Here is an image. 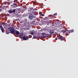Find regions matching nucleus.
Wrapping results in <instances>:
<instances>
[{
	"label": "nucleus",
	"mask_w": 78,
	"mask_h": 78,
	"mask_svg": "<svg viewBox=\"0 0 78 78\" xmlns=\"http://www.w3.org/2000/svg\"><path fill=\"white\" fill-rule=\"evenodd\" d=\"M30 34H31V35H33V34H35L34 32H32L30 33Z\"/></svg>",
	"instance_id": "nucleus-14"
},
{
	"label": "nucleus",
	"mask_w": 78,
	"mask_h": 78,
	"mask_svg": "<svg viewBox=\"0 0 78 78\" xmlns=\"http://www.w3.org/2000/svg\"><path fill=\"white\" fill-rule=\"evenodd\" d=\"M0 11H2V9H0Z\"/></svg>",
	"instance_id": "nucleus-29"
},
{
	"label": "nucleus",
	"mask_w": 78,
	"mask_h": 78,
	"mask_svg": "<svg viewBox=\"0 0 78 78\" xmlns=\"http://www.w3.org/2000/svg\"><path fill=\"white\" fill-rule=\"evenodd\" d=\"M38 38H40V39H41V38H42V37L39 36V37H38Z\"/></svg>",
	"instance_id": "nucleus-22"
},
{
	"label": "nucleus",
	"mask_w": 78,
	"mask_h": 78,
	"mask_svg": "<svg viewBox=\"0 0 78 78\" xmlns=\"http://www.w3.org/2000/svg\"><path fill=\"white\" fill-rule=\"evenodd\" d=\"M21 34H20V36H21Z\"/></svg>",
	"instance_id": "nucleus-27"
},
{
	"label": "nucleus",
	"mask_w": 78,
	"mask_h": 78,
	"mask_svg": "<svg viewBox=\"0 0 78 78\" xmlns=\"http://www.w3.org/2000/svg\"><path fill=\"white\" fill-rule=\"evenodd\" d=\"M45 34H46V36H43V37L44 38H45L46 37H47V36H48V34H46L45 33H42V35L44 36V35H45Z\"/></svg>",
	"instance_id": "nucleus-7"
},
{
	"label": "nucleus",
	"mask_w": 78,
	"mask_h": 78,
	"mask_svg": "<svg viewBox=\"0 0 78 78\" xmlns=\"http://www.w3.org/2000/svg\"><path fill=\"white\" fill-rule=\"evenodd\" d=\"M26 30H30V28L28 27H26Z\"/></svg>",
	"instance_id": "nucleus-19"
},
{
	"label": "nucleus",
	"mask_w": 78,
	"mask_h": 78,
	"mask_svg": "<svg viewBox=\"0 0 78 78\" xmlns=\"http://www.w3.org/2000/svg\"><path fill=\"white\" fill-rule=\"evenodd\" d=\"M16 10V9H14L12 11L9 10V13L10 14H12V12H15Z\"/></svg>",
	"instance_id": "nucleus-4"
},
{
	"label": "nucleus",
	"mask_w": 78,
	"mask_h": 78,
	"mask_svg": "<svg viewBox=\"0 0 78 78\" xmlns=\"http://www.w3.org/2000/svg\"><path fill=\"white\" fill-rule=\"evenodd\" d=\"M58 39H60V37H58Z\"/></svg>",
	"instance_id": "nucleus-25"
},
{
	"label": "nucleus",
	"mask_w": 78,
	"mask_h": 78,
	"mask_svg": "<svg viewBox=\"0 0 78 78\" xmlns=\"http://www.w3.org/2000/svg\"><path fill=\"white\" fill-rule=\"evenodd\" d=\"M7 3L8 4V3H9L8 2H7Z\"/></svg>",
	"instance_id": "nucleus-28"
},
{
	"label": "nucleus",
	"mask_w": 78,
	"mask_h": 78,
	"mask_svg": "<svg viewBox=\"0 0 78 78\" xmlns=\"http://www.w3.org/2000/svg\"><path fill=\"white\" fill-rule=\"evenodd\" d=\"M11 8H13V7H14V8H16V7H17V4L16 3H14L13 6L11 5Z\"/></svg>",
	"instance_id": "nucleus-6"
},
{
	"label": "nucleus",
	"mask_w": 78,
	"mask_h": 78,
	"mask_svg": "<svg viewBox=\"0 0 78 78\" xmlns=\"http://www.w3.org/2000/svg\"><path fill=\"white\" fill-rule=\"evenodd\" d=\"M18 20H19V18L17 19H16V21H18Z\"/></svg>",
	"instance_id": "nucleus-20"
},
{
	"label": "nucleus",
	"mask_w": 78,
	"mask_h": 78,
	"mask_svg": "<svg viewBox=\"0 0 78 78\" xmlns=\"http://www.w3.org/2000/svg\"><path fill=\"white\" fill-rule=\"evenodd\" d=\"M67 33L70 34L71 33V30L67 31Z\"/></svg>",
	"instance_id": "nucleus-13"
},
{
	"label": "nucleus",
	"mask_w": 78,
	"mask_h": 78,
	"mask_svg": "<svg viewBox=\"0 0 78 78\" xmlns=\"http://www.w3.org/2000/svg\"><path fill=\"white\" fill-rule=\"evenodd\" d=\"M0 28H3V26H0Z\"/></svg>",
	"instance_id": "nucleus-23"
},
{
	"label": "nucleus",
	"mask_w": 78,
	"mask_h": 78,
	"mask_svg": "<svg viewBox=\"0 0 78 78\" xmlns=\"http://www.w3.org/2000/svg\"><path fill=\"white\" fill-rule=\"evenodd\" d=\"M54 32L53 31V30H51L49 31V33L50 34H53L54 33Z\"/></svg>",
	"instance_id": "nucleus-8"
},
{
	"label": "nucleus",
	"mask_w": 78,
	"mask_h": 78,
	"mask_svg": "<svg viewBox=\"0 0 78 78\" xmlns=\"http://www.w3.org/2000/svg\"><path fill=\"white\" fill-rule=\"evenodd\" d=\"M56 14H57V13H55L54 15V16H55L56 15Z\"/></svg>",
	"instance_id": "nucleus-21"
},
{
	"label": "nucleus",
	"mask_w": 78,
	"mask_h": 78,
	"mask_svg": "<svg viewBox=\"0 0 78 78\" xmlns=\"http://www.w3.org/2000/svg\"><path fill=\"white\" fill-rule=\"evenodd\" d=\"M26 37L24 36L23 37V41H27V40H28L29 39V37L28 36H26Z\"/></svg>",
	"instance_id": "nucleus-3"
},
{
	"label": "nucleus",
	"mask_w": 78,
	"mask_h": 78,
	"mask_svg": "<svg viewBox=\"0 0 78 78\" xmlns=\"http://www.w3.org/2000/svg\"><path fill=\"white\" fill-rule=\"evenodd\" d=\"M40 15L41 16H44V14H42V12H41V13L40 14Z\"/></svg>",
	"instance_id": "nucleus-15"
},
{
	"label": "nucleus",
	"mask_w": 78,
	"mask_h": 78,
	"mask_svg": "<svg viewBox=\"0 0 78 78\" xmlns=\"http://www.w3.org/2000/svg\"><path fill=\"white\" fill-rule=\"evenodd\" d=\"M60 39L61 41H63V39H64V37H60Z\"/></svg>",
	"instance_id": "nucleus-12"
},
{
	"label": "nucleus",
	"mask_w": 78,
	"mask_h": 78,
	"mask_svg": "<svg viewBox=\"0 0 78 78\" xmlns=\"http://www.w3.org/2000/svg\"><path fill=\"white\" fill-rule=\"evenodd\" d=\"M49 36H51V34H49Z\"/></svg>",
	"instance_id": "nucleus-30"
},
{
	"label": "nucleus",
	"mask_w": 78,
	"mask_h": 78,
	"mask_svg": "<svg viewBox=\"0 0 78 78\" xmlns=\"http://www.w3.org/2000/svg\"><path fill=\"white\" fill-rule=\"evenodd\" d=\"M25 20V22H27V20L26 19L24 20Z\"/></svg>",
	"instance_id": "nucleus-24"
},
{
	"label": "nucleus",
	"mask_w": 78,
	"mask_h": 78,
	"mask_svg": "<svg viewBox=\"0 0 78 78\" xmlns=\"http://www.w3.org/2000/svg\"><path fill=\"white\" fill-rule=\"evenodd\" d=\"M9 29L10 30V33L11 34H16L17 36H19L20 34L19 32L17 30H15L13 27H9Z\"/></svg>",
	"instance_id": "nucleus-1"
},
{
	"label": "nucleus",
	"mask_w": 78,
	"mask_h": 78,
	"mask_svg": "<svg viewBox=\"0 0 78 78\" xmlns=\"http://www.w3.org/2000/svg\"><path fill=\"white\" fill-rule=\"evenodd\" d=\"M36 12H34V15L35 16L36 15Z\"/></svg>",
	"instance_id": "nucleus-17"
},
{
	"label": "nucleus",
	"mask_w": 78,
	"mask_h": 78,
	"mask_svg": "<svg viewBox=\"0 0 78 78\" xmlns=\"http://www.w3.org/2000/svg\"><path fill=\"white\" fill-rule=\"evenodd\" d=\"M45 23H46L47 25H49V24H50V22H48V21H45Z\"/></svg>",
	"instance_id": "nucleus-10"
},
{
	"label": "nucleus",
	"mask_w": 78,
	"mask_h": 78,
	"mask_svg": "<svg viewBox=\"0 0 78 78\" xmlns=\"http://www.w3.org/2000/svg\"><path fill=\"white\" fill-rule=\"evenodd\" d=\"M61 32L64 33H67V31L65 29H64L63 30H62L61 31Z\"/></svg>",
	"instance_id": "nucleus-5"
},
{
	"label": "nucleus",
	"mask_w": 78,
	"mask_h": 78,
	"mask_svg": "<svg viewBox=\"0 0 78 78\" xmlns=\"http://www.w3.org/2000/svg\"><path fill=\"white\" fill-rule=\"evenodd\" d=\"M59 28L61 30V29H63V27L62 26H60L59 27Z\"/></svg>",
	"instance_id": "nucleus-11"
},
{
	"label": "nucleus",
	"mask_w": 78,
	"mask_h": 78,
	"mask_svg": "<svg viewBox=\"0 0 78 78\" xmlns=\"http://www.w3.org/2000/svg\"><path fill=\"white\" fill-rule=\"evenodd\" d=\"M74 31V30L73 29H72V30H71V33H73Z\"/></svg>",
	"instance_id": "nucleus-18"
},
{
	"label": "nucleus",
	"mask_w": 78,
	"mask_h": 78,
	"mask_svg": "<svg viewBox=\"0 0 78 78\" xmlns=\"http://www.w3.org/2000/svg\"><path fill=\"white\" fill-rule=\"evenodd\" d=\"M6 33L7 34H9V30L8 29H7V31H6Z\"/></svg>",
	"instance_id": "nucleus-9"
},
{
	"label": "nucleus",
	"mask_w": 78,
	"mask_h": 78,
	"mask_svg": "<svg viewBox=\"0 0 78 78\" xmlns=\"http://www.w3.org/2000/svg\"><path fill=\"white\" fill-rule=\"evenodd\" d=\"M1 30L2 33H3V32H4V29H3V28H2Z\"/></svg>",
	"instance_id": "nucleus-16"
},
{
	"label": "nucleus",
	"mask_w": 78,
	"mask_h": 78,
	"mask_svg": "<svg viewBox=\"0 0 78 78\" xmlns=\"http://www.w3.org/2000/svg\"><path fill=\"white\" fill-rule=\"evenodd\" d=\"M15 1H16V0H15V1L14 0V1H13V2H15Z\"/></svg>",
	"instance_id": "nucleus-26"
},
{
	"label": "nucleus",
	"mask_w": 78,
	"mask_h": 78,
	"mask_svg": "<svg viewBox=\"0 0 78 78\" xmlns=\"http://www.w3.org/2000/svg\"><path fill=\"white\" fill-rule=\"evenodd\" d=\"M9 26H10V25H9Z\"/></svg>",
	"instance_id": "nucleus-32"
},
{
	"label": "nucleus",
	"mask_w": 78,
	"mask_h": 78,
	"mask_svg": "<svg viewBox=\"0 0 78 78\" xmlns=\"http://www.w3.org/2000/svg\"><path fill=\"white\" fill-rule=\"evenodd\" d=\"M61 21H60V23H61Z\"/></svg>",
	"instance_id": "nucleus-31"
},
{
	"label": "nucleus",
	"mask_w": 78,
	"mask_h": 78,
	"mask_svg": "<svg viewBox=\"0 0 78 78\" xmlns=\"http://www.w3.org/2000/svg\"><path fill=\"white\" fill-rule=\"evenodd\" d=\"M33 12H29V15L28 18L30 20H32L33 18H35L36 17V16L33 15Z\"/></svg>",
	"instance_id": "nucleus-2"
}]
</instances>
